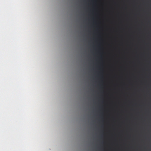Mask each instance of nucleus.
Returning <instances> with one entry per match:
<instances>
[{
  "instance_id": "nucleus-1",
  "label": "nucleus",
  "mask_w": 151,
  "mask_h": 151,
  "mask_svg": "<svg viewBox=\"0 0 151 151\" xmlns=\"http://www.w3.org/2000/svg\"><path fill=\"white\" fill-rule=\"evenodd\" d=\"M130 126H132V8H130Z\"/></svg>"
},
{
  "instance_id": "nucleus-2",
  "label": "nucleus",
  "mask_w": 151,
  "mask_h": 151,
  "mask_svg": "<svg viewBox=\"0 0 151 151\" xmlns=\"http://www.w3.org/2000/svg\"><path fill=\"white\" fill-rule=\"evenodd\" d=\"M126 102H124L123 104H121V107H125V106H126Z\"/></svg>"
}]
</instances>
